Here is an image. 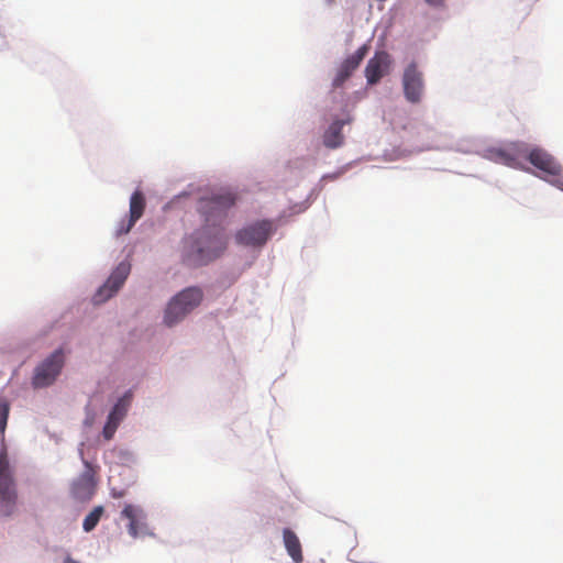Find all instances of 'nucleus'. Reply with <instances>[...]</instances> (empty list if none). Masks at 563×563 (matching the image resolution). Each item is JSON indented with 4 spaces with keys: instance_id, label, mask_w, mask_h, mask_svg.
Listing matches in <instances>:
<instances>
[{
    "instance_id": "f257e3e1",
    "label": "nucleus",
    "mask_w": 563,
    "mask_h": 563,
    "mask_svg": "<svg viewBox=\"0 0 563 563\" xmlns=\"http://www.w3.org/2000/svg\"><path fill=\"white\" fill-rule=\"evenodd\" d=\"M236 196L221 189L199 199L198 210L203 216L206 228L186 240L184 261L190 266L206 265L217 258L227 247L223 229L217 227L230 208L235 205Z\"/></svg>"
},
{
    "instance_id": "f03ea898",
    "label": "nucleus",
    "mask_w": 563,
    "mask_h": 563,
    "mask_svg": "<svg viewBox=\"0 0 563 563\" xmlns=\"http://www.w3.org/2000/svg\"><path fill=\"white\" fill-rule=\"evenodd\" d=\"M202 296V291L198 287H188L174 296L165 310V324L173 327L184 320L200 305Z\"/></svg>"
},
{
    "instance_id": "7ed1b4c3",
    "label": "nucleus",
    "mask_w": 563,
    "mask_h": 563,
    "mask_svg": "<svg viewBox=\"0 0 563 563\" xmlns=\"http://www.w3.org/2000/svg\"><path fill=\"white\" fill-rule=\"evenodd\" d=\"M275 231L274 222L271 220H261L251 223L239 230L235 240L244 246H263Z\"/></svg>"
},
{
    "instance_id": "20e7f679",
    "label": "nucleus",
    "mask_w": 563,
    "mask_h": 563,
    "mask_svg": "<svg viewBox=\"0 0 563 563\" xmlns=\"http://www.w3.org/2000/svg\"><path fill=\"white\" fill-rule=\"evenodd\" d=\"M64 364L62 350L52 353L35 371L33 384L35 387H46L58 376Z\"/></svg>"
},
{
    "instance_id": "39448f33",
    "label": "nucleus",
    "mask_w": 563,
    "mask_h": 563,
    "mask_svg": "<svg viewBox=\"0 0 563 563\" xmlns=\"http://www.w3.org/2000/svg\"><path fill=\"white\" fill-rule=\"evenodd\" d=\"M16 490L13 478L9 474L5 461L0 456V512L10 516L15 508Z\"/></svg>"
},
{
    "instance_id": "423d86ee",
    "label": "nucleus",
    "mask_w": 563,
    "mask_h": 563,
    "mask_svg": "<svg viewBox=\"0 0 563 563\" xmlns=\"http://www.w3.org/2000/svg\"><path fill=\"white\" fill-rule=\"evenodd\" d=\"M131 271L129 263H120L112 272L107 282L93 296V302L99 305L111 298L124 284Z\"/></svg>"
},
{
    "instance_id": "0eeeda50",
    "label": "nucleus",
    "mask_w": 563,
    "mask_h": 563,
    "mask_svg": "<svg viewBox=\"0 0 563 563\" xmlns=\"http://www.w3.org/2000/svg\"><path fill=\"white\" fill-rule=\"evenodd\" d=\"M402 87L406 99L417 103L421 100L424 81L423 75L415 63L407 66L402 75Z\"/></svg>"
},
{
    "instance_id": "6e6552de",
    "label": "nucleus",
    "mask_w": 563,
    "mask_h": 563,
    "mask_svg": "<svg viewBox=\"0 0 563 563\" xmlns=\"http://www.w3.org/2000/svg\"><path fill=\"white\" fill-rule=\"evenodd\" d=\"M131 402V394L126 393L123 397H121L117 404L113 406L112 410L108 416V420L103 427L102 435L109 441L113 438L119 424L126 416L128 409Z\"/></svg>"
},
{
    "instance_id": "1a4fd4ad",
    "label": "nucleus",
    "mask_w": 563,
    "mask_h": 563,
    "mask_svg": "<svg viewBox=\"0 0 563 563\" xmlns=\"http://www.w3.org/2000/svg\"><path fill=\"white\" fill-rule=\"evenodd\" d=\"M528 151L522 144H511L508 147L489 148L487 150V157L499 164H504L509 167H517L519 165V158Z\"/></svg>"
},
{
    "instance_id": "9d476101",
    "label": "nucleus",
    "mask_w": 563,
    "mask_h": 563,
    "mask_svg": "<svg viewBox=\"0 0 563 563\" xmlns=\"http://www.w3.org/2000/svg\"><path fill=\"white\" fill-rule=\"evenodd\" d=\"M391 59L388 53L376 52L365 67V77L369 85L377 84L389 70Z\"/></svg>"
},
{
    "instance_id": "9b49d317",
    "label": "nucleus",
    "mask_w": 563,
    "mask_h": 563,
    "mask_svg": "<svg viewBox=\"0 0 563 563\" xmlns=\"http://www.w3.org/2000/svg\"><path fill=\"white\" fill-rule=\"evenodd\" d=\"M146 206L145 197L142 191L135 190L130 198V216L129 219L122 221L118 229L117 235L126 234L134 227L136 221L141 219Z\"/></svg>"
},
{
    "instance_id": "f8f14e48",
    "label": "nucleus",
    "mask_w": 563,
    "mask_h": 563,
    "mask_svg": "<svg viewBox=\"0 0 563 563\" xmlns=\"http://www.w3.org/2000/svg\"><path fill=\"white\" fill-rule=\"evenodd\" d=\"M529 162L549 176L558 177L561 175L562 166L552 155L541 148H533L528 153Z\"/></svg>"
},
{
    "instance_id": "ddd939ff",
    "label": "nucleus",
    "mask_w": 563,
    "mask_h": 563,
    "mask_svg": "<svg viewBox=\"0 0 563 563\" xmlns=\"http://www.w3.org/2000/svg\"><path fill=\"white\" fill-rule=\"evenodd\" d=\"M366 54L367 47L363 45L341 64L332 82L334 88L341 87L346 81L352 73L360 66Z\"/></svg>"
},
{
    "instance_id": "4468645a",
    "label": "nucleus",
    "mask_w": 563,
    "mask_h": 563,
    "mask_svg": "<svg viewBox=\"0 0 563 563\" xmlns=\"http://www.w3.org/2000/svg\"><path fill=\"white\" fill-rule=\"evenodd\" d=\"M121 516L129 520L128 531L132 538H137L141 533L144 532L146 528L145 515L141 508L131 504H126L121 512Z\"/></svg>"
},
{
    "instance_id": "2eb2a0df",
    "label": "nucleus",
    "mask_w": 563,
    "mask_h": 563,
    "mask_svg": "<svg viewBox=\"0 0 563 563\" xmlns=\"http://www.w3.org/2000/svg\"><path fill=\"white\" fill-rule=\"evenodd\" d=\"M345 123L346 122L344 120H335L324 131L322 142L327 148L335 150L343 145L344 135L342 133V129Z\"/></svg>"
},
{
    "instance_id": "dca6fc26",
    "label": "nucleus",
    "mask_w": 563,
    "mask_h": 563,
    "mask_svg": "<svg viewBox=\"0 0 563 563\" xmlns=\"http://www.w3.org/2000/svg\"><path fill=\"white\" fill-rule=\"evenodd\" d=\"M283 541L288 555L295 563H302L301 543L297 534L289 528L283 530Z\"/></svg>"
},
{
    "instance_id": "f3484780",
    "label": "nucleus",
    "mask_w": 563,
    "mask_h": 563,
    "mask_svg": "<svg viewBox=\"0 0 563 563\" xmlns=\"http://www.w3.org/2000/svg\"><path fill=\"white\" fill-rule=\"evenodd\" d=\"M71 493L79 500H88L95 493V483L92 476L88 473L81 475L71 487Z\"/></svg>"
},
{
    "instance_id": "a211bd4d",
    "label": "nucleus",
    "mask_w": 563,
    "mask_h": 563,
    "mask_svg": "<svg viewBox=\"0 0 563 563\" xmlns=\"http://www.w3.org/2000/svg\"><path fill=\"white\" fill-rule=\"evenodd\" d=\"M103 514V507L97 506L95 507L84 519L82 528L86 532L92 531L98 525L101 516Z\"/></svg>"
},
{
    "instance_id": "6ab92c4d",
    "label": "nucleus",
    "mask_w": 563,
    "mask_h": 563,
    "mask_svg": "<svg viewBox=\"0 0 563 563\" xmlns=\"http://www.w3.org/2000/svg\"><path fill=\"white\" fill-rule=\"evenodd\" d=\"M10 412V405L5 398H0V434L3 435Z\"/></svg>"
},
{
    "instance_id": "aec40b11",
    "label": "nucleus",
    "mask_w": 563,
    "mask_h": 563,
    "mask_svg": "<svg viewBox=\"0 0 563 563\" xmlns=\"http://www.w3.org/2000/svg\"><path fill=\"white\" fill-rule=\"evenodd\" d=\"M111 495L113 498H122L124 496V492L123 490L117 492L115 489H112Z\"/></svg>"
},
{
    "instance_id": "412c9836",
    "label": "nucleus",
    "mask_w": 563,
    "mask_h": 563,
    "mask_svg": "<svg viewBox=\"0 0 563 563\" xmlns=\"http://www.w3.org/2000/svg\"><path fill=\"white\" fill-rule=\"evenodd\" d=\"M443 0H426L430 4H440Z\"/></svg>"
},
{
    "instance_id": "4be33fe9",
    "label": "nucleus",
    "mask_w": 563,
    "mask_h": 563,
    "mask_svg": "<svg viewBox=\"0 0 563 563\" xmlns=\"http://www.w3.org/2000/svg\"><path fill=\"white\" fill-rule=\"evenodd\" d=\"M558 183H559V184H560V186L563 188V181H559V180H558Z\"/></svg>"
}]
</instances>
